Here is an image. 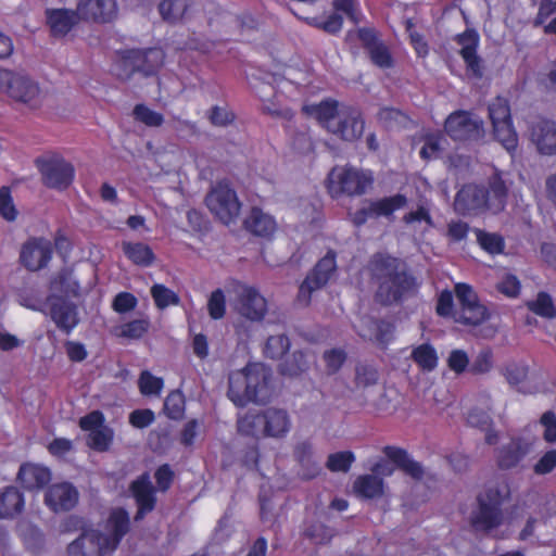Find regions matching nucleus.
<instances>
[{
    "label": "nucleus",
    "instance_id": "nucleus-41",
    "mask_svg": "<svg viewBox=\"0 0 556 556\" xmlns=\"http://www.w3.org/2000/svg\"><path fill=\"white\" fill-rule=\"evenodd\" d=\"M545 529L546 522L544 520L530 518L520 531L518 539L520 541H529L533 539L538 542L544 543L548 536V531Z\"/></svg>",
    "mask_w": 556,
    "mask_h": 556
},
{
    "label": "nucleus",
    "instance_id": "nucleus-9",
    "mask_svg": "<svg viewBox=\"0 0 556 556\" xmlns=\"http://www.w3.org/2000/svg\"><path fill=\"white\" fill-rule=\"evenodd\" d=\"M205 203L208 211L225 225L235 223L241 213L238 194L227 182L216 184L207 193Z\"/></svg>",
    "mask_w": 556,
    "mask_h": 556
},
{
    "label": "nucleus",
    "instance_id": "nucleus-31",
    "mask_svg": "<svg viewBox=\"0 0 556 556\" xmlns=\"http://www.w3.org/2000/svg\"><path fill=\"white\" fill-rule=\"evenodd\" d=\"M247 229L256 236L268 237L276 230L275 219L260 208H252L244 220Z\"/></svg>",
    "mask_w": 556,
    "mask_h": 556
},
{
    "label": "nucleus",
    "instance_id": "nucleus-7",
    "mask_svg": "<svg viewBox=\"0 0 556 556\" xmlns=\"http://www.w3.org/2000/svg\"><path fill=\"white\" fill-rule=\"evenodd\" d=\"M503 494L497 488H489L478 496V508L471 515V523L478 531L493 533L496 539H505L510 531H497L505 519L501 510Z\"/></svg>",
    "mask_w": 556,
    "mask_h": 556
},
{
    "label": "nucleus",
    "instance_id": "nucleus-29",
    "mask_svg": "<svg viewBox=\"0 0 556 556\" xmlns=\"http://www.w3.org/2000/svg\"><path fill=\"white\" fill-rule=\"evenodd\" d=\"M303 111L330 131V126L336 124L341 114V105L334 100L327 99L317 104H306L303 106Z\"/></svg>",
    "mask_w": 556,
    "mask_h": 556
},
{
    "label": "nucleus",
    "instance_id": "nucleus-14",
    "mask_svg": "<svg viewBox=\"0 0 556 556\" xmlns=\"http://www.w3.org/2000/svg\"><path fill=\"white\" fill-rule=\"evenodd\" d=\"M336 256L328 252L315 266L314 270L302 282L299 290L298 301L302 305H307L311 295L315 290L325 286L336 270Z\"/></svg>",
    "mask_w": 556,
    "mask_h": 556
},
{
    "label": "nucleus",
    "instance_id": "nucleus-46",
    "mask_svg": "<svg viewBox=\"0 0 556 556\" xmlns=\"http://www.w3.org/2000/svg\"><path fill=\"white\" fill-rule=\"evenodd\" d=\"M54 292H62L66 295H78V282L72 271L61 273L51 283Z\"/></svg>",
    "mask_w": 556,
    "mask_h": 556
},
{
    "label": "nucleus",
    "instance_id": "nucleus-40",
    "mask_svg": "<svg viewBox=\"0 0 556 556\" xmlns=\"http://www.w3.org/2000/svg\"><path fill=\"white\" fill-rule=\"evenodd\" d=\"M406 204V198L402 194L370 201V210L374 212L375 217L389 216L393 212L402 208Z\"/></svg>",
    "mask_w": 556,
    "mask_h": 556
},
{
    "label": "nucleus",
    "instance_id": "nucleus-23",
    "mask_svg": "<svg viewBox=\"0 0 556 556\" xmlns=\"http://www.w3.org/2000/svg\"><path fill=\"white\" fill-rule=\"evenodd\" d=\"M530 138L542 154L556 153V126L548 121H538L533 124Z\"/></svg>",
    "mask_w": 556,
    "mask_h": 556
},
{
    "label": "nucleus",
    "instance_id": "nucleus-15",
    "mask_svg": "<svg viewBox=\"0 0 556 556\" xmlns=\"http://www.w3.org/2000/svg\"><path fill=\"white\" fill-rule=\"evenodd\" d=\"M445 130L455 140L478 139L483 135V122L469 112L458 111L447 117Z\"/></svg>",
    "mask_w": 556,
    "mask_h": 556
},
{
    "label": "nucleus",
    "instance_id": "nucleus-64",
    "mask_svg": "<svg viewBox=\"0 0 556 556\" xmlns=\"http://www.w3.org/2000/svg\"><path fill=\"white\" fill-rule=\"evenodd\" d=\"M148 326L149 323L144 319L132 320L122 327L121 333L124 337L137 339L146 333Z\"/></svg>",
    "mask_w": 556,
    "mask_h": 556
},
{
    "label": "nucleus",
    "instance_id": "nucleus-28",
    "mask_svg": "<svg viewBox=\"0 0 556 556\" xmlns=\"http://www.w3.org/2000/svg\"><path fill=\"white\" fill-rule=\"evenodd\" d=\"M355 328L362 338L381 344L388 343L393 333L390 323L376 321L369 317L362 318Z\"/></svg>",
    "mask_w": 556,
    "mask_h": 556
},
{
    "label": "nucleus",
    "instance_id": "nucleus-12",
    "mask_svg": "<svg viewBox=\"0 0 556 556\" xmlns=\"http://www.w3.org/2000/svg\"><path fill=\"white\" fill-rule=\"evenodd\" d=\"M236 295L232 307L243 318L250 321H262L267 313V301L255 288L244 283L233 287Z\"/></svg>",
    "mask_w": 556,
    "mask_h": 556
},
{
    "label": "nucleus",
    "instance_id": "nucleus-55",
    "mask_svg": "<svg viewBox=\"0 0 556 556\" xmlns=\"http://www.w3.org/2000/svg\"><path fill=\"white\" fill-rule=\"evenodd\" d=\"M113 433L108 427H102L89 433L88 444L100 452L106 451L112 442Z\"/></svg>",
    "mask_w": 556,
    "mask_h": 556
},
{
    "label": "nucleus",
    "instance_id": "nucleus-39",
    "mask_svg": "<svg viewBox=\"0 0 556 556\" xmlns=\"http://www.w3.org/2000/svg\"><path fill=\"white\" fill-rule=\"evenodd\" d=\"M468 424L472 427L479 428L485 432V441L489 444H494L497 441L496 433L491 431V417L489 412L480 408H473L468 414Z\"/></svg>",
    "mask_w": 556,
    "mask_h": 556
},
{
    "label": "nucleus",
    "instance_id": "nucleus-5",
    "mask_svg": "<svg viewBox=\"0 0 556 556\" xmlns=\"http://www.w3.org/2000/svg\"><path fill=\"white\" fill-rule=\"evenodd\" d=\"M506 188L504 182L496 178L490 191H485L476 185L464 186L455 199V210L459 213H475L484 207L493 213L502 211L505 206Z\"/></svg>",
    "mask_w": 556,
    "mask_h": 556
},
{
    "label": "nucleus",
    "instance_id": "nucleus-63",
    "mask_svg": "<svg viewBox=\"0 0 556 556\" xmlns=\"http://www.w3.org/2000/svg\"><path fill=\"white\" fill-rule=\"evenodd\" d=\"M498 291L503 294L515 298L520 292V281L518 278L511 274H506L502 280L498 282Z\"/></svg>",
    "mask_w": 556,
    "mask_h": 556
},
{
    "label": "nucleus",
    "instance_id": "nucleus-26",
    "mask_svg": "<svg viewBox=\"0 0 556 556\" xmlns=\"http://www.w3.org/2000/svg\"><path fill=\"white\" fill-rule=\"evenodd\" d=\"M457 42L460 46L459 52L467 65V68L475 76H480V59L477 55V48L479 45L478 34L475 30H466L457 37Z\"/></svg>",
    "mask_w": 556,
    "mask_h": 556
},
{
    "label": "nucleus",
    "instance_id": "nucleus-10",
    "mask_svg": "<svg viewBox=\"0 0 556 556\" xmlns=\"http://www.w3.org/2000/svg\"><path fill=\"white\" fill-rule=\"evenodd\" d=\"M0 90L30 109L39 108L43 100V94L34 80L4 68H0Z\"/></svg>",
    "mask_w": 556,
    "mask_h": 556
},
{
    "label": "nucleus",
    "instance_id": "nucleus-21",
    "mask_svg": "<svg viewBox=\"0 0 556 556\" xmlns=\"http://www.w3.org/2000/svg\"><path fill=\"white\" fill-rule=\"evenodd\" d=\"M77 11L87 20L110 22L117 14L115 0H79Z\"/></svg>",
    "mask_w": 556,
    "mask_h": 556
},
{
    "label": "nucleus",
    "instance_id": "nucleus-4",
    "mask_svg": "<svg viewBox=\"0 0 556 556\" xmlns=\"http://www.w3.org/2000/svg\"><path fill=\"white\" fill-rule=\"evenodd\" d=\"M455 293L459 308L454 309L453 294L451 291H443L439 295L437 312L440 316L452 317L456 323L466 325H479L488 318V311L482 305L470 286L457 283Z\"/></svg>",
    "mask_w": 556,
    "mask_h": 556
},
{
    "label": "nucleus",
    "instance_id": "nucleus-42",
    "mask_svg": "<svg viewBox=\"0 0 556 556\" xmlns=\"http://www.w3.org/2000/svg\"><path fill=\"white\" fill-rule=\"evenodd\" d=\"M151 295L157 308L164 309L172 305H178L180 299L176 292L161 283H155L151 288Z\"/></svg>",
    "mask_w": 556,
    "mask_h": 556
},
{
    "label": "nucleus",
    "instance_id": "nucleus-33",
    "mask_svg": "<svg viewBox=\"0 0 556 556\" xmlns=\"http://www.w3.org/2000/svg\"><path fill=\"white\" fill-rule=\"evenodd\" d=\"M353 490L361 497L377 498L384 494V484L381 478L368 473L356 478Z\"/></svg>",
    "mask_w": 556,
    "mask_h": 556
},
{
    "label": "nucleus",
    "instance_id": "nucleus-8",
    "mask_svg": "<svg viewBox=\"0 0 556 556\" xmlns=\"http://www.w3.org/2000/svg\"><path fill=\"white\" fill-rule=\"evenodd\" d=\"M372 181L374 177L369 170L338 165L329 172L326 188L333 199L341 195L354 197L364 194L370 188Z\"/></svg>",
    "mask_w": 556,
    "mask_h": 556
},
{
    "label": "nucleus",
    "instance_id": "nucleus-47",
    "mask_svg": "<svg viewBox=\"0 0 556 556\" xmlns=\"http://www.w3.org/2000/svg\"><path fill=\"white\" fill-rule=\"evenodd\" d=\"M528 307L534 314L546 318L554 317L556 313L551 296L544 292L539 293L535 300L529 302Z\"/></svg>",
    "mask_w": 556,
    "mask_h": 556
},
{
    "label": "nucleus",
    "instance_id": "nucleus-56",
    "mask_svg": "<svg viewBox=\"0 0 556 556\" xmlns=\"http://www.w3.org/2000/svg\"><path fill=\"white\" fill-rule=\"evenodd\" d=\"M207 309L213 319H220L224 317L226 311V299L220 289L212 292L207 302Z\"/></svg>",
    "mask_w": 556,
    "mask_h": 556
},
{
    "label": "nucleus",
    "instance_id": "nucleus-50",
    "mask_svg": "<svg viewBox=\"0 0 556 556\" xmlns=\"http://www.w3.org/2000/svg\"><path fill=\"white\" fill-rule=\"evenodd\" d=\"M354 460L355 456L352 452H337L329 455L327 459V468L331 471L346 472Z\"/></svg>",
    "mask_w": 556,
    "mask_h": 556
},
{
    "label": "nucleus",
    "instance_id": "nucleus-17",
    "mask_svg": "<svg viewBox=\"0 0 556 556\" xmlns=\"http://www.w3.org/2000/svg\"><path fill=\"white\" fill-rule=\"evenodd\" d=\"M77 503L78 491L68 482L54 483L45 494V504L54 513L67 511Z\"/></svg>",
    "mask_w": 556,
    "mask_h": 556
},
{
    "label": "nucleus",
    "instance_id": "nucleus-43",
    "mask_svg": "<svg viewBox=\"0 0 556 556\" xmlns=\"http://www.w3.org/2000/svg\"><path fill=\"white\" fill-rule=\"evenodd\" d=\"M20 535L28 551L37 553L43 547V535L38 528L31 525H21Z\"/></svg>",
    "mask_w": 556,
    "mask_h": 556
},
{
    "label": "nucleus",
    "instance_id": "nucleus-62",
    "mask_svg": "<svg viewBox=\"0 0 556 556\" xmlns=\"http://www.w3.org/2000/svg\"><path fill=\"white\" fill-rule=\"evenodd\" d=\"M543 429V438L548 443L556 442V416L552 412H546L540 419Z\"/></svg>",
    "mask_w": 556,
    "mask_h": 556
},
{
    "label": "nucleus",
    "instance_id": "nucleus-3",
    "mask_svg": "<svg viewBox=\"0 0 556 556\" xmlns=\"http://www.w3.org/2000/svg\"><path fill=\"white\" fill-rule=\"evenodd\" d=\"M370 270L379 287L377 296L382 303L397 301L406 291L415 287L414 279L406 274L404 263L388 255H376Z\"/></svg>",
    "mask_w": 556,
    "mask_h": 556
},
{
    "label": "nucleus",
    "instance_id": "nucleus-1",
    "mask_svg": "<svg viewBox=\"0 0 556 556\" xmlns=\"http://www.w3.org/2000/svg\"><path fill=\"white\" fill-rule=\"evenodd\" d=\"M129 529V516L124 509L111 513L106 523L85 530L67 547L68 556H111Z\"/></svg>",
    "mask_w": 556,
    "mask_h": 556
},
{
    "label": "nucleus",
    "instance_id": "nucleus-13",
    "mask_svg": "<svg viewBox=\"0 0 556 556\" xmlns=\"http://www.w3.org/2000/svg\"><path fill=\"white\" fill-rule=\"evenodd\" d=\"M37 167L43 184L53 189H66L74 179V167L58 155L38 159Z\"/></svg>",
    "mask_w": 556,
    "mask_h": 556
},
{
    "label": "nucleus",
    "instance_id": "nucleus-30",
    "mask_svg": "<svg viewBox=\"0 0 556 556\" xmlns=\"http://www.w3.org/2000/svg\"><path fill=\"white\" fill-rule=\"evenodd\" d=\"M25 507L23 493L15 486L8 485L0 490V518L13 519Z\"/></svg>",
    "mask_w": 556,
    "mask_h": 556
},
{
    "label": "nucleus",
    "instance_id": "nucleus-35",
    "mask_svg": "<svg viewBox=\"0 0 556 556\" xmlns=\"http://www.w3.org/2000/svg\"><path fill=\"white\" fill-rule=\"evenodd\" d=\"M124 254L134 264L139 266H149L154 260V254L149 245L141 242H123Z\"/></svg>",
    "mask_w": 556,
    "mask_h": 556
},
{
    "label": "nucleus",
    "instance_id": "nucleus-44",
    "mask_svg": "<svg viewBox=\"0 0 556 556\" xmlns=\"http://www.w3.org/2000/svg\"><path fill=\"white\" fill-rule=\"evenodd\" d=\"M138 387L144 396H159L163 390L164 381L150 371L143 370L139 377Z\"/></svg>",
    "mask_w": 556,
    "mask_h": 556
},
{
    "label": "nucleus",
    "instance_id": "nucleus-51",
    "mask_svg": "<svg viewBox=\"0 0 556 556\" xmlns=\"http://www.w3.org/2000/svg\"><path fill=\"white\" fill-rule=\"evenodd\" d=\"M476 236L479 244L483 250L491 254H498L504 249L503 238L496 233H489L481 230H476Z\"/></svg>",
    "mask_w": 556,
    "mask_h": 556
},
{
    "label": "nucleus",
    "instance_id": "nucleus-32",
    "mask_svg": "<svg viewBox=\"0 0 556 556\" xmlns=\"http://www.w3.org/2000/svg\"><path fill=\"white\" fill-rule=\"evenodd\" d=\"M265 415L263 410H249L238 417V430L244 435L265 438Z\"/></svg>",
    "mask_w": 556,
    "mask_h": 556
},
{
    "label": "nucleus",
    "instance_id": "nucleus-34",
    "mask_svg": "<svg viewBox=\"0 0 556 556\" xmlns=\"http://www.w3.org/2000/svg\"><path fill=\"white\" fill-rule=\"evenodd\" d=\"M410 357L422 371H432L437 368L439 357L435 349L429 343L414 346Z\"/></svg>",
    "mask_w": 556,
    "mask_h": 556
},
{
    "label": "nucleus",
    "instance_id": "nucleus-11",
    "mask_svg": "<svg viewBox=\"0 0 556 556\" xmlns=\"http://www.w3.org/2000/svg\"><path fill=\"white\" fill-rule=\"evenodd\" d=\"M489 118L492 123L496 140L507 151L515 150L518 143V136L513 126L508 101L505 98L497 97L490 102Z\"/></svg>",
    "mask_w": 556,
    "mask_h": 556
},
{
    "label": "nucleus",
    "instance_id": "nucleus-57",
    "mask_svg": "<svg viewBox=\"0 0 556 556\" xmlns=\"http://www.w3.org/2000/svg\"><path fill=\"white\" fill-rule=\"evenodd\" d=\"M0 215L9 222L15 220L17 217V211L7 187L0 189Z\"/></svg>",
    "mask_w": 556,
    "mask_h": 556
},
{
    "label": "nucleus",
    "instance_id": "nucleus-24",
    "mask_svg": "<svg viewBox=\"0 0 556 556\" xmlns=\"http://www.w3.org/2000/svg\"><path fill=\"white\" fill-rule=\"evenodd\" d=\"M50 480L51 472L49 468L35 463L23 464L17 472V481L26 490L41 489Z\"/></svg>",
    "mask_w": 556,
    "mask_h": 556
},
{
    "label": "nucleus",
    "instance_id": "nucleus-37",
    "mask_svg": "<svg viewBox=\"0 0 556 556\" xmlns=\"http://www.w3.org/2000/svg\"><path fill=\"white\" fill-rule=\"evenodd\" d=\"M404 223L414 231L425 233L433 227L430 212L425 206L410 211L403 217Z\"/></svg>",
    "mask_w": 556,
    "mask_h": 556
},
{
    "label": "nucleus",
    "instance_id": "nucleus-22",
    "mask_svg": "<svg viewBox=\"0 0 556 556\" xmlns=\"http://www.w3.org/2000/svg\"><path fill=\"white\" fill-rule=\"evenodd\" d=\"M265 438L283 439L291 430L292 421L283 408L268 407L264 409Z\"/></svg>",
    "mask_w": 556,
    "mask_h": 556
},
{
    "label": "nucleus",
    "instance_id": "nucleus-60",
    "mask_svg": "<svg viewBox=\"0 0 556 556\" xmlns=\"http://www.w3.org/2000/svg\"><path fill=\"white\" fill-rule=\"evenodd\" d=\"M378 116L387 127L405 126L407 123L406 116L395 109L384 108L380 110Z\"/></svg>",
    "mask_w": 556,
    "mask_h": 556
},
{
    "label": "nucleus",
    "instance_id": "nucleus-2",
    "mask_svg": "<svg viewBox=\"0 0 556 556\" xmlns=\"http://www.w3.org/2000/svg\"><path fill=\"white\" fill-rule=\"evenodd\" d=\"M269 369L261 363L248 364L229 376L228 397L237 406L268 399Z\"/></svg>",
    "mask_w": 556,
    "mask_h": 556
},
{
    "label": "nucleus",
    "instance_id": "nucleus-25",
    "mask_svg": "<svg viewBox=\"0 0 556 556\" xmlns=\"http://www.w3.org/2000/svg\"><path fill=\"white\" fill-rule=\"evenodd\" d=\"M131 493L138 505L136 519H140L144 514L151 511L155 505L154 490L148 475H142L131 483Z\"/></svg>",
    "mask_w": 556,
    "mask_h": 556
},
{
    "label": "nucleus",
    "instance_id": "nucleus-53",
    "mask_svg": "<svg viewBox=\"0 0 556 556\" xmlns=\"http://www.w3.org/2000/svg\"><path fill=\"white\" fill-rule=\"evenodd\" d=\"M333 9L336 13L345 14V16L354 23H359L363 20L359 5L356 0H333Z\"/></svg>",
    "mask_w": 556,
    "mask_h": 556
},
{
    "label": "nucleus",
    "instance_id": "nucleus-19",
    "mask_svg": "<svg viewBox=\"0 0 556 556\" xmlns=\"http://www.w3.org/2000/svg\"><path fill=\"white\" fill-rule=\"evenodd\" d=\"M51 254L52 247L50 241L34 239L23 245L21 261L29 270H38L47 265Z\"/></svg>",
    "mask_w": 556,
    "mask_h": 556
},
{
    "label": "nucleus",
    "instance_id": "nucleus-16",
    "mask_svg": "<svg viewBox=\"0 0 556 556\" xmlns=\"http://www.w3.org/2000/svg\"><path fill=\"white\" fill-rule=\"evenodd\" d=\"M364 130V122L354 108L341 105V114L336 124L330 126L331 134L346 141L359 138Z\"/></svg>",
    "mask_w": 556,
    "mask_h": 556
},
{
    "label": "nucleus",
    "instance_id": "nucleus-45",
    "mask_svg": "<svg viewBox=\"0 0 556 556\" xmlns=\"http://www.w3.org/2000/svg\"><path fill=\"white\" fill-rule=\"evenodd\" d=\"M503 375L509 384L517 386L528 378L529 367L525 362H510L503 368Z\"/></svg>",
    "mask_w": 556,
    "mask_h": 556
},
{
    "label": "nucleus",
    "instance_id": "nucleus-54",
    "mask_svg": "<svg viewBox=\"0 0 556 556\" xmlns=\"http://www.w3.org/2000/svg\"><path fill=\"white\" fill-rule=\"evenodd\" d=\"M307 23L312 26L320 28L329 34H337L341 30L343 25L342 16L338 13L330 14L325 21L318 17L307 18Z\"/></svg>",
    "mask_w": 556,
    "mask_h": 556
},
{
    "label": "nucleus",
    "instance_id": "nucleus-36",
    "mask_svg": "<svg viewBox=\"0 0 556 556\" xmlns=\"http://www.w3.org/2000/svg\"><path fill=\"white\" fill-rule=\"evenodd\" d=\"M189 8L188 0H162L159 12L164 21L176 23L185 17Z\"/></svg>",
    "mask_w": 556,
    "mask_h": 556
},
{
    "label": "nucleus",
    "instance_id": "nucleus-38",
    "mask_svg": "<svg viewBox=\"0 0 556 556\" xmlns=\"http://www.w3.org/2000/svg\"><path fill=\"white\" fill-rule=\"evenodd\" d=\"M383 453L388 457L389 462L402 466L404 470L413 477L418 478L421 476L422 469L420 465L409 459L403 450L394 446H386L383 448Z\"/></svg>",
    "mask_w": 556,
    "mask_h": 556
},
{
    "label": "nucleus",
    "instance_id": "nucleus-18",
    "mask_svg": "<svg viewBox=\"0 0 556 556\" xmlns=\"http://www.w3.org/2000/svg\"><path fill=\"white\" fill-rule=\"evenodd\" d=\"M45 15L46 24L54 38L65 37L79 22V12L65 8H49Z\"/></svg>",
    "mask_w": 556,
    "mask_h": 556
},
{
    "label": "nucleus",
    "instance_id": "nucleus-59",
    "mask_svg": "<svg viewBox=\"0 0 556 556\" xmlns=\"http://www.w3.org/2000/svg\"><path fill=\"white\" fill-rule=\"evenodd\" d=\"M371 61L379 67L387 68L392 65V59L387 47L382 43H374L369 48Z\"/></svg>",
    "mask_w": 556,
    "mask_h": 556
},
{
    "label": "nucleus",
    "instance_id": "nucleus-58",
    "mask_svg": "<svg viewBox=\"0 0 556 556\" xmlns=\"http://www.w3.org/2000/svg\"><path fill=\"white\" fill-rule=\"evenodd\" d=\"M556 468V450L545 452L534 464L533 471L535 475L544 476L552 472Z\"/></svg>",
    "mask_w": 556,
    "mask_h": 556
},
{
    "label": "nucleus",
    "instance_id": "nucleus-49",
    "mask_svg": "<svg viewBox=\"0 0 556 556\" xmlns=\"http://www.w3.org/2000/svg\"><path fill=\"white\" fill-rule=\"evenodd\" d=\"M164 410L172 419L181 418L185 412V399L182 393L179 391L170 392L164 402Z\"/></svg>",
    "mask_w": 556,
    "mask_h": 556
},
{
    "label": "nucleus",
    "instance_id": "nucleus-61",
    "mask_svg": "<svg viewBox=\"0 0 556 556\" xmlns=\"http://www.w3.org/2000/svg\"><path fill=\"white\" fill-rule=\"evenodd\" d=\"M494 365L493 353L491 350H482L476 356L471 364V371L475 374H486Z\"/></svg>",
    "mask_w": 556,
    "mask_h": 556
},
{
    "label": "nucleus",
    "instance_id": "nucleus-27",
    "mask_svg": "<svg viewBox=\"0 0 556 556\" xmlns=\"http://www.w3.org/2000/svg\"><path fill=\"white\" fill-rule=\"evenodd\" d=\"M532 450V444L523 439H513L498 451V464L502 468H513Z\"/></svg>",
    "mask_w": 556,
    "mask_h": 556
},
{
    "label": "nucleus",
    "instance_id": "nucleus-20",
    "mask_svg": "<svg viewBox=\"0 0 556 556\" xmlns=\"http://www.w3.org/2000/svg\"><path fill=\"white\" fill-rule=\"evenodd\" d=\"M46 305L52 320L60 329L70 332L78 325L76 308L68 302L52 295L48 299Z\"/></svg>",
    "mask_w": 556,
    "mask_h": 556
},
{
    "label": "nucleus",
    "instance_id": "nucleus-52",
    "mask_svg": "<svg viewBox=\"0 0 556 556\" xmlns=\"http://www.w3.org/2000/svg\"><path fill=\"white\" fill-rule=\"evenodd\" d=\"M134 115L137 121L149 127H159L164 122L161 113L153 111L143 104L136 105L134 109Z\"/></svg>",
    "mask_w": 556,
    "mask_h": 556
},
{
    "label": "nucleus",
    "instance_id": "nucleus-6",
    "mask_svg": "<svg viewBox=\"0 0 556 556\" xmlns=\"http://www.w3.org/2000/svg\"><path fill=\"white\" fill-rule=\"evenodd\" d=\"M163 62L162 49H125L116 52L113 72L121 79H128L136 72L151 75L162 66Z\"/></svg>",
    "mask_w": 556,
    "mask_h": 556
},
{
    "label": "nucleus",
    "instance_id": "nucleus-48",
    "mask_svg": "<svg viewBox=\"0 0 556 556\" xmlns=\"http://www.w3.org/2000/svg\"><path fill=\"white\" fill-rule=\"evenodd\" d=\"M289 339L283 334L271 336L267 339L264 352L270 358H280L289 350Z\"/></svg>",
    "mask_w": 556,
    "mask_h": 556
}]
</instances>
